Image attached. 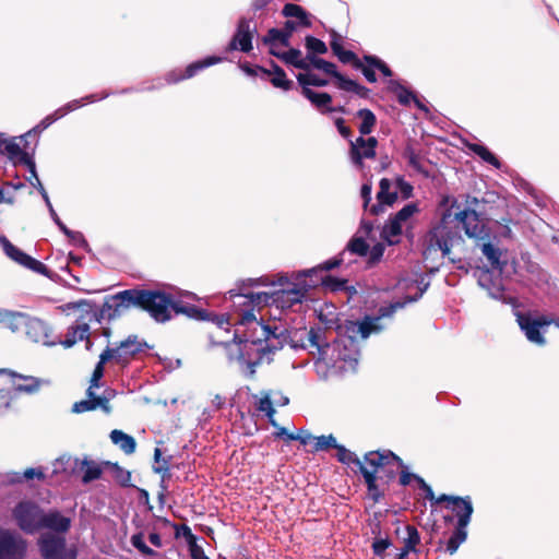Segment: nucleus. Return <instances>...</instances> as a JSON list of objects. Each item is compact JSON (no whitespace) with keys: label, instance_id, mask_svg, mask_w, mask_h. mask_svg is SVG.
<instances>
[{"label":"nucleus","instance_id":"55","mask_svg":"<svg viewBox=\"0 0 559 559\" xmlns=\"http://www.w3.org/2000/svg\"><path fill=\"white\" fill-rule=\"evenodd\" d=\"M403 156L407 160L408 166L412 167L414 170H416L419 174H425V175L427 174L426 170L424 169L421 162H420L419 155L415 152V150L411 145L406 146V148L404 150Z\"/></svg>","mask_w":559,"mask_h":559},{"label":"nucleus","instance_id":"38","mask_svg":"<svg viewBox=\"0 0 559 559\" xmlns=\"http://www.w3.org/2000/svg\"><path fill=\"white\" fill-rule=\"evenodd\" d=\"M0 245L11 260L24 266L26 259L29 257L28 254L15 247L5 236H0Z\"/></svg>","mask_w":559,"mask_h":559},{"label":"nucleus","instance_id":"61","mask_svg":"<svg viewBox=\"0 0 559 559\" xmlns=\"http://www.w3.org/2000/svg\"><path fill=\"white\" fill-rule=\"evenodd\" d=\"M314 441H316L314 445H313L314 452L324 451V450H328L329 448L336 449V447L338 444L333 435H328V436L322 435V436L316 437Z\"/></svg>","mask_w":559,"mask_h":559},{"label":"nucleus","instance_id":"46","mask_svg":"<svg viewBox=\"0 0 559 559\" xmlns=\"http://www.w3.org/2000/svg\"><path fill=\"white\" fill-rule=\"evenodd\" d=\"M154 461L155 463H157L158 465L157 466H154L153 469L155 473L157 474H162V481H160V487L163 488V490H166L167 487L165 485V480L166 478H169L170 477V473H169V460H166V459H162V451L159 448H156L154 450Z\"/></svg>","mask_w":559,"mask_h":559},{"label":"nucleus","instance_id":"6","mask_svg":"<svg viewBox=\"0 0 559 559\" xmlns=\"http://www.w3.org/2000/svg\"><path fill=\"white\" fill-rule=\"evenodd\" d=\"M513 314L516 318L521 331L531 343L539 346L546 344L542 329L551 324V320H548V317H534L530 311L519 310V306L513 309Z\"/></svg>","mask_w":559,"mask_h":559},{"label":"nucleus","instance_id":"27","mask_svg":"<svg viewBox=\"0 0 559 559\" xmlns=\"http://www.w3.org/2000/svg\"><path fill=\"white\" fill-rule=\"evenodd\" d=\"M258 69L266 75L273 74V78L271 79L273 86L284 91H289L292 88L293 81L286 78L285 71L274 61L271 60V69H265L262 67H258Z\"/></svg>","mask_w":559,"mask_h":559},{"label":"nucleus","instance_id":"48","mask_svg":"<svg viewBox=\"0 0 559 559\" xmlns=\"http://www.w3.org/2000/svg\"><path fill=\"white\" fill-rule=\"evenodd\" d=\"M297 81L301 86V91H305V87L309 86H326L329 84L328 80L319 78L317 74L306 71L305 73L297 74Z\"/></svg>","mask_w":559,"mask_h":559},{"label":"nucleus","instance_id":"63","mask_svg":"<svg viewBox=\"0 0 559 559\" xmlns=\"http://www.w3.org/2000/svg\"><path fill=\"white\" fill-rule=\"evenodd\" d=\"M321 284L333 292H338L346 289L347 281L332 275H324V277L321 278Z\"/></svg>","mask_w":559,"mask_h":559},{"label":"nucleus","instance_id":"57","mask_svg":"<svg viewBox=\"0 0 559 559\" xmlns=\"http://www.w3.org/2000/svg\"><path fill=\"white\" fill-rule=\"evenodd\" d=\"M336 451H337L336 459L338 462H341L343 464H347V465L353 463L359 468L361 461L358 459V456L354 452L347 450L342 444H337Z\"/></svg>","mask_w":559,"mask_h":559},{"label":"nucleus","instance_id":"40","mask_svg":"<svg viewBox=\"0 0 559 559\" xmlns=\"http://www.w3.org/2000/svg\"><path fill=\"white\" fill-rule=\"evenodd\" d=\"M389 90L396 95L397 102L403 106L409 105L416 97L412 91L396 80L389 81Z\"/></svg>","mask_w":559,"mask_h":559},{"label":"nucleus","instance_id":"50","mask_svg":"<svg viewBox=\"0 0 559 559\" xmlns=\"http://www.w3.org/2000/svg\"><path fill=\"white\" fill-rule=\"evenodd\" d=\"M362 477L367 485V489L374 502H379L383 497V492L379 489L377 484V476L372 472L362 471Z\"/></svg>","mask_w":559,"mask_h":559},{"label":"nucleus","instance_id":"33","mask_svg":"<svg viewBox=\"0 0 559 559\" xmlns=\"http://www.w3.org/2000/svg\"><path fill=\"white\" fill-rule=\"evenodd\" d=\"M110 440L115 445L119 447V449L123 451L126 454H132L135 451V439L121 430L114 429L110 432Z\"/></svg>","mask_w":559,"mask_h":559},{"label":"nucleus","instance_id":"45","mask_svg":"<svg viewBox=\"0 0 559 559\" xmlns=\"http://www.w3.org/2000/svg\"><path fill=\"white\" fill-rule=\"evenodd\" d=\"M257 409L266 415L272 426L277 427V424L274 420L275 409L273 407V401L269 391L261 392V397L258 402Z\"/></svg>","mask_w":559,"mask_h":559},{"label":"nucleus","instance_id":"19","mask_svg":"<svg viewBox=\"0 0 559 559\" xmlns=\"http://www.w3.org/2000/svg\"><path fill=\"white\" fill-rule=\"evenodd\" d=\"M391 181L386 178H382L379 183V191L377 193L378 203L372 204L369 212L372 215H379L385 209V206H392L397 200V191H391Z\"/></svg>","mask_w":559,"mask_h":559},{"label":"nucleus","instance_id":"64","mask_svg":"<svg viewBox=\"0 0 559 559\" xmlns=\"http://www.w3.org/2000/svg\"><path fill=\"white\" fill-rule=\"evenodd\" d=\"M406 534H407V536L405 537L404 547H406L407 549H409L412 551H415L416 550V546L420 542L419 533H418V531H417V528L415 526L407 525L406 526Z\"/></svg>","mask_w":559,"mask_h":559},{"label":"nucleus","instance_id":"3","mask_svg":"<svg viewBox=\"0 0 559 559\" xmlns=\"http://www.w3.org/2000/svg\"><path fill=\"white\" fill-rule=\"evenodd\" d=\"M455 218L462 224L466 236L476 241L491 267L501 273L507 263L501 260V250L491 242V230L480 215L475 210L465 209L456 213Z\"/></svg>","mask_w":559,"mask_h":559},{"label":"nucleus","instance_id":"14","mask_svg":"<svg viewBox=\"0 0 559 559\" xmlns=\"http://www.w3.org/2000/svg\"><path fill=\"white\" fill-rule=\"evenodd\" d=\"M24 333L26 337L34 343H40L45 346H55L58 344L57 341L51 338V328L45 321L28 314L24 326Z\"/></svg>","mask_w":559,"mask_h":559},{"label":"nucleus","instance_id":"2","mask_svg":"<svg viewBox=\"0 0 559 559\" xmlns=\"http://www.w3.org/2000/svg\"><path fill=\"white\" fill-rule=\"evenodd\" d=\"M236 323L246 325L248 329L243 337L237 342L238 354L235 359L243 377L252 379L257 368L263 364H270L275 352L283 348L288 331L280 325L272 326L258 321L253 308L242 310Z\"/></svg>","mask_w":559,"mask_h":559},{"label":"nucleus","instance_id":"60","mask_svg":"<svg viewBox=\"0 0 559 559\" xmlns=\"http://www.w3.org/2000/svg\"><path fill=\"white\" fill-rule=\"evenodd\" d=\"M112 467V476L115 480L122 487L131 486V473L122 467H120L117 463L111 464Z\"/></svg>","mask_w":559,"mask_h":559},{"label":"nucleus","instance_id":"34","mask_svg":"<svg viewBox=\"0 0 559 559\" xmlns=\"http://www.w3.org/2000/svg\"><path fill=\"white\" fill-rule=\"evenodd\" d=\"M301 94L318 109L322 110L326 108V111H333L334 109L329 107L332 103V96L329 93L314 92L310 87H305V91H301Z\"/></svg>","mask_w":559,"mask_h":559},{"label":"nucleus","instance_id":"8","mask_svg":"<svg viewBox=\"0 0 559 559\" xmlns=\"http://www.w3.org/2000/svg\"><path fill=\"white\" fill-rule=\"evenodd\" d=\"M110 94L105 93L102 97H97L95 94L86 95L85 97H82L80 99H73L62 107L55 110L52 114L46 116L38 124H36L32 130L26 132L22 138L29 136L31 134H37L46 130L49 126H51L55 121L59 120L60 118L64 117L71 111H74L79 109L80 107L84 106L87 103H94L99 99H104L108 97Z\"/></svg>","mask_w":559,"mask_h":559},{"label":"nucleus","instance_id":"7","mask_svg":"<svg viewBox=\"0 0 559 559\" xmlns=\"http://www.w3.org/2000/svg\"><path fill=\"white\" fill-rule=\"evenodd\" d=\"M419 212L418 204L409 202L405 204L399 212L391 215L381 230V238L390 246L400 242V237L403 233V227L407 225L412 216Z\"/></svg>","mask_w":559,"mask_h":559},{"label":"nucleus","instance_id":"28","mask_svg":"<svg viewBox=\"0 0 559 559\" xmlns=\"http://www.w3.org/2000/svg\"><path fill=\"white\" fill-rule=\"evenodd\" d=\"M282 14L285 17H295L297 21V28L299 26L310 27L312 25L311 15L301 7L295 3H286L283 7Z\"/></svg>","mask_w":559,"mask_h":559},{"label":"nucleus","instance_id":"5","mask_svg":"<svg viewBox=\"0 0 559 559\" xmlns=\"http://www.w3.org/2000/svg\"><path fill=\"white\" fill-rule=\"evenodd\" d=\"M44 512L37 503L25 500L14 507L12 516L21 531L26 534H34L40 531Z\"/></svg>","mask_w":559,"mask_h":559},{"label":"nucleus","instance_id":"59","mask_svg":"<svg viewBox=\"0 0 559 559\" xmlns=\"http://www.w3.org/2000/svg\"><path fill=\"white\" fill-rule=\"evenodd\" d=\"M131 545L145 557H153L157 555L155 550L145 544L142 533H138L131 536Z\"/></svg>","mask_w":559,"mask_h":559},{"label":"nucleus","instance_id":"29","mask_svg":"<svg viewBox=\"0 0 559 559\" xmlns=\"http://www.w3.org/2000/svg\"><path fill=\"white\" fill-rule=\"evenodd\" d=\"M13 377L24 381V383L14 382V390L20 393L34 394L39 391L43 384H49L48 380L39 379L33 376L13 373Z\"/></svg>","mask_w":559,"mask_h":559},{"label":"nucleus","instance_id":"51","mask_svg":"<svg viewBox=\"0 0 559 559\" xmlns=\"http://www.w3.org/2000/svg\"><path fill=\"white\" fill-rule=\"evenodd\" d=\"M27 314L22 312H8L7 313V326L12 332H24L25 322Z\"/></svg>","mask_w":559,"mask_h":559},{"label":"nucleus","instance_id":"17","mask_svg":"<svg viewBox=\"0 0 559 559\" xmlns=\"http://www.w3.org/2000/svg\"><path fill=\"white\" fill-rule=\"evenodd\" d=\"M222 60L223 59L221 57H215V56L206 57L203 60H199V61H195V62H192L191 64H189L186 68L183 74L181 73V71H178V70L170 71L169 73L166 74L165 81L168 84H174V83H178L182 80L193 78L199 71H201L207 67H211L213 64H216V63L221 62Z\"/></svg>","mask_w":559,"mask_h":559},{"label":"nucleus","instance_id":"12","mask_svg":"<svg viewBox=\"0 0 559 559\" xmlns=\"http://www.w3.org/2000/svg\"><path fill=\"white\" fill-rule=\"evenodd\" d=\"M365 463L360 462L359 472L362 474V471L372 472L374 476L378 473H381L386 466H391L393 463H396L399 467L404 466V462L400 456L394 454L392 451H371L365 454L364 456Z\"/></svg>","mask_w":559,"mask_h":559},{"label":"nucleus","instance_id":"43","mask_svg":"<svg viewBox=\"0 0 559 559\" xmlns=\"http://www.w3.org/2000/svg\"><path fill=\"white\" fill-rule=\"evenodd\" d=\"M467 539V527L462 528L455 525L450 538L447 542L445 551L450 555H454L459 547Z\"/></svg>","mask_w":559,"mask_h":559},{"label":"nucleus","instance_id":"53","mask_svg":"<svg viewBox=\"0 0 559 559\" xmlns=\"http://www.w3.org/2000/svg\"><path fill=\"white\" fill-rule=\"evenodd\" d=\"M82 464H83V468H84L83 476H82L83 484H88L93 480L100 478L103 471L99 465H97L94 462H88L86 460L83 461Z\"/></svg>","mask_w":559,"mask_h":559},{"label":"nucleus","instance_id":"56","mask_svg":"<svg viewBox=\"0 0 559 559\" xmlns=\"http://www.w3.org/2000/svg\"><path fill=\"white\" fill-rule=\"evenodd\" d=\"M333 53L342 63H352L355 69L362 68V62L360 59H358L356 53L352 50L344 49L343 46Z\"/></svg>","mask_w":559,"mask_h":559},{"label":"nucleus","instance_id":"54","mask_svg":"<svg viewBox=\"0 0 559 559\" xmlns=\"http://www.w3.org/2000/svg\"><path fill=\"white\" fill-rule=\"evenodd\" d=\"M34 478H36L38 480H43L45 478V474L41 468L29 467V468H26L23 472V474L13 473L12 477L10 478V481L11 483H22L24 479L28 480V479H34Z\"/></svg>","mask_w":559,"mask_h":559},{"label":"nucleus","instance_id":"35","mask_svg":"<svg viewBox=\"0 0 559 559\" xmlns=\"http://www.w3.org/2000/svg\"><path fill=\"white\" fill-rule=\"evenodd\" d=\"M323 277L324 276L321 274L319 265L308 270L299 271L296 274V280L298 281V284L300 286H307V292L310 288L316 287L318 283H321V278Z\"/></svg>","mask_w":559,"mask_h":559},{"label":"nucleus","instance_id":"11","mask_svg":"<svg viewBox=\"0 0 559 559\" xmlns=\"http://www.w3.org/2000/svg\"><path fill=\"white\" fill-rule=\"evenodd\" d=\"M38 547L44 559H76L75 550L68 549L61 536L44 535L38 540Z\"/></svg>","mask_w":559,"mask_h":559},{"label":"nucleus","instance_id":"20","mask_svg":"<svg viewBox=\"0 0 559 559\" xmlns=\"http://www.w3.org/2000/svg\"><path fill=\"white\" fill-rule=\"evenodd\" d=\"M90 325L85 320V317H79L75 324L68 328L66 336L62 341H57L66 348H70L78 342L88 338Z\"/></svg>","mask_w":559,"mask_h":559},{"label":"nucleus","instance_id":"16","mask_svg":"<svg viewBox=\"0 0 559 559\" xmlns=\"http://www.w3.org/2000/svg\"><path fill=\"white\" fill-rule=\"evenodd\" d=\"M307 295V286L294 285L293 288L281 289L273 293V304L277 308L289 309L295 305L301 304Z\"/></svg>","mask_w":559,"mask_h":559},{"label":"nucleus","instance_id":"44","mask_svg":"<svg viewBox=\"0 0 559 559\" xmlns=\"http://www.w3.org/2000/svg\"><path fill=\"white\" fill-rule=\"evenodd\" d=\"M356 115L359 119H361V123L359 126L360 134H370L377 122L376 115L368 108L359 109Z\"/></svg>","mask_w":559,"mask_h":559},{"label":"nucleus","instance_id":"23","mask_svg":"<svg viewBox=\"0 0 559 559\" xmlns=\"http://www.w3.org/2000/svg\"><path fill=\"white\" fill-rule=\"evenodd\" d=\"M100 408L105 413L110 412V405H109V396L106 395H96L95 391L93 390V395H87L86 400H82L79 402H75L72 405V413L81 414L88 411H94Z\"/></svg>","mask_w":559,"mask_h":559},{"label":"nucleus","instance_id":"18","mask_svg":"<svg viewBox=\"0 0 559 559\" xmlns=\"http://www.w3.org/2000/svg\"><path fill=\"white\" fill-rule=\"evenodd\" d=\"M128 293H132V289H126L112 296L106 297L102 306V310L103 314H106L107 321H111L119 318L122 314L123 310L133 307V302L127 301V299L124 298V294Z\"/></svg>","mask_w":559,"mask_h":559},{"label":"nucleus","instance_id":"15","mask_svg":"<svg viewBox=\"0 0 559 559\" xmlns=\"http://www.w3.org/2000/svg\"><path fill=\"white\" fill-rule=\"evenodd\" d=\"M146 346V343L140 342L135 335L128 336L127 340L120 342L117 347L107 346L104 352H109L110 360H115L118 364L127 365L130 359L138 353L142 352Z\"/></svg>","mask_w":559,"mask_h":559},{"label":"nucleus","instance_id":"21","mask_svg":"<svg viewBox=\"0 0 559 559\" xmlns=\"http://www.w3.org/2000/svg\"><path fill=\"white\" fill-rule=\"evenodd\" d=\"M2 154H5L14 164L25 165L29 174L35 175V160L31 154L23 151L14 139H11L4 146Z\"/></svg>","mask_w":559,"mask_h":559},{"label":"nucleus","instance_id":"39","mask_svg":"<svg viewBox=\"0 0 559 559\" xmlns=\"http://www.w3.org/2000/svg\"><path fill=\"white\" fill-rule=\"evenodd\" d=\"M368 251H369V245L362 237H353L348 241L347 246L342 251V253L344 254L345 259L347 260V257L353 255V254H356L359 257H365L368 254Z\"/></svg>","mask_w":559,"mask_h":559},{"label":"nucleus","instance_id":"52","mask_svg":"<svg viewBox=\"0 0 559 559\" xmlns=\"http://www.w3.org/2000/svg\"><path fill=\"white\" fill-rule=\"evenodd\" d=\"M305 46L307 49V53H310L312 56L324 55L328 52V47L325 43L311 35L306 36Z\"/></svg>","mask_w":559,"mask_h":559},{"label":"nucleus","instance_id":"42","mask_svg":"<svg viewBox=\"0 0 559 559\" xmlns=\"http://www.w3.org/2000/svg\"><path fill=\"white\" fill-rule=\"evenodd\" d=\"M486 292L490 298L499 300L503 304L511 305L513 309L519 306L515 297L506 294L504 288L501 284V278L491 287H489Z\"/></svg>","mask_w":559,"mask_h":559},{"label":"nucleus","instance_id":"30","mask_svg":"<svg viewBox=\"0 0 559 559\" xmlns=\"http://www.w3.org/2000/svg\"><path fill=\"white\" fill-rule=\"evenodd\" d=\"M230 297H237L240 299H243V301H240L239 305H253V306H260V305H269L273 304V293H237L235 294L234 290H229Z\"/></svg>","mask_w":559,"mask_h":559},{"label":"nucleus","instance_id":"36","mask_svg":"<svg viewBox=\"0 0 559 559\" xmlns=\"http://www.w3.org/2000/svg\"><path fill=\"white\" fill-rule=\"evenodd\" d=\"M307 59L308 62L310 63V69L314 68L323 71L325 74L335 78L337 80V83L340 82V78H343V74L337 71V68L333 62L326 61L322 58L312 56L310 53H307Z\"/></svg>","mask_w":559,"mask_h":559},{"label":"nucleus","instance_id":"49","mask_svg":"<svg viewBox=\"0 0 559 559\" xmlns=\"http://www.w3.org/2000/svg\"><path fill=\"white\" fill-rule=\"evenodd\" d=\"M378 145V141L376 138H369V145L364 148L358 150V154L360 155L359 160L350 159L353 165L359 169L364 167V158H373L376 156V147Z\"/></svg>","mask_w":559,"mask_h":559},{"label":"nucleus","instance_id":"24","mask_svg":"<svg viewBox=\"0 0 559 559\" xmlns=\"http://www.w3.org/2000/svg\"><path fill=\"white\" fill-rule=\"evenodd\" d=\"M71 526V519L58 510L44 512L40 530L48 528L57 533H67Z\"/></svg>","mask_w":559,"mask_h":559},{"label":"nucleus","instance_id":"10","mask_svg":"<svg viewBox=\"0 0 559 559\" xmlns=\"http://www.w3.org/2000/svg\"><path fill=\"white\" fill-rule=\"evenodd\" d=\"M26 540L15 531L0 527V559H24Z\"/></svg>","mask_w":559,"mask_h":559},{"label":"nucleus","instance_id":"41","mask_svg":"<svg viewBox=\"0 0 559 559\" xmlns=\"http://www.w3.org/2000/svg\"><path fill=\"white\" fill-rule=\"evenodd\" d=\"M466 146L468 147L469 151L479 156L484 162L490 164L497 169L501 168V162L486 146L477 143H468L466 144Z\"/></svg>","mask_w":559,"mask_h":559},{"label":"nucleus","instance_id":"47","mask_svg":"<svg viewBox=\"0 0 559 559\" xmlns=\"http://www.w3.org/2000/svg\"><path fill=\"white\" fill-rule=\"evenodd\" d=\"M337 87L345 92H352L357 94L360 97H368L370 90L366 86L358 84L356 81L348 79L343 75L340 78V82L337 83Z\"/></svg>","mask_w":559,"mask_h":559},{"label":"nucleus","instance_id":"13","mask_svg":"<svg viewBox=\"0 0 559 559\" xmlns=\"http://www.w3.org/2000/svg\"><path fill=\"white\" fill-rule=\"evenodd\" d=\"M257 32L255 25H252L250 19L241 17L238 22L236 33L228 44V50H240L250 52L252 50V38Z\"/></svg>","mask_w":559,"mask_h":559},{"label":"nucleus","instance_id":"22","mask_svg":"<svg viewBox=\"0 0 559 559\" xmlns=\"http://www.w3.org/2000/svg\"><path fill=\"white\" fill-rule=\"evenodd\" d=\"M297 29V23L292 20H287L284 23L283 28H270L267 34L262 38L263 44H270L273 41H278L283 47H288L290 45V37L294 32Z\"/></svg>","mask_w":559,"mask_h":559},{"label":"nucleus","instance_id":"32","mask_svg":"<svg viewBox=\"0 0 559 559\" xmlns=\"http://www.w3.org/2000/svg\"><path fill=\"white\" fill-rule=\"evenodd\" d=\"M109 352H103L99 355V360L96 364L90 380V386L86 390V395H93V390L100 388V380L104 377L105 364L110 360Z\"/></svg>","mask_w":559,"mask_h":559},{"label":"nucleus","instance_id":"26","mask_svg":"<svg viewBox=\"0 0 559 559\" xmlns=\"http://www.w3.org/2000/svg\"><path fill=\"white\" fill-rule=\"evenodd\" d=\"M67 307L68 309L80 310L82 312L81 317H85L88 324L93 321L102 323L104 320H107L106 314H103L102 308L95 309V305L90 300L81 299L79 301L69 302Z\"/></svg>","mask_w":559,"mask_h":559},{"label":"nucleus","instance_id":"31","mask_svg":"<svg viewBox=\"0 0 559 559\" xmlns=\"http://www.w3.org/2000/svg\"><path fill=\"white\" fill-rule=\"evenodd\" d=\"M280 59L296 69L310 71V63L308 62L307 56L302 57L301 51L297 48H290L287 51H283Z\"/></svg>","mask_w":559,"mask_h":559},{"label":"nucleus","instance_id":"1","mask_svg":"<svg viewBox=\"0 0 559 559\" xmlns=\"http://www.w3.org/2000/svg\"><path fill=\"white\" fill-rule=\"evenodd\" d=\"M418 286V293L414 296H407L403 301L396 300L379 309L377 317H365L362 321L345 320L337 325V337L330 344L325 341L322 328H311L306 332L308 346L316 348L319 354L317 367L324 365L340 372L355 371L358 358L360 356L359 341H365L371 333L381 332L384 326L380 324L382 319L392 318L393 314L403 309L407 304L415 302L421 298L427 290L429 283H424L421 278Z\"/></svg>","mask_w":559,"mask_h":559},{"label":"nucleus","instance_id":"58","mask_svg":"<svg viewBox=\"0 0 559 559\" xmlns=\"http://www.w3.org/2000/svg\"><path fill=\"white\" fill-rule=\"evenodd\" d=\"M364 61L373 69L379 70L384 76L390 78L393 74L389 66L377 56L366 55L364 56Z\"/></svg>","mask_w":559,"mask_h":559},{"label":"nucleus","instance_id":"9","mask_svg":"<svg viewBox=\"0 0 559 559\" xmlns=\"http://www.w3.org/2000/svg\"><path fill=\"white\" fill-rule=\"evenodd\" d=\"M459 233L444 222L435 226L427 236L428 249L440 250L443 257L450 254L454 242L460 239Z\"/></svg>","mask_w":559,"mask_h":559},{"label":"nucleus","instance_id":"62","mask_svg":"<svg viewBox=\"0 0 559 559\" xmlns=\"http://www.w3.org/2000/svg\"><path fill=\"white\" fill-rule=\"evenodd\" d=\"M499 280L500 276H495L490 270L486 269L479 271L477 282L483 289L487 290Z\"/></svg>","mask_w":559,"mask_h":559},{"label":"nucleus","instance_id":"25","mask_svg":"<svg viewBox=\"0 0 559 559\" xmlns=\"http://www.w3.org/2000/svg\"><path fill=\"white\" fill-rule=\"evenodd\" d=\"M455 500L456 502L452 503L451 510L457 518L456 525L462 528L467 527L474 512L472 499L469 496H465Z\"/></svg>","mask_w":559,"mask_h":559},{"label":"nucleus","instance_id":"37","mask_svg":"<svg viewBox=\"0 0 559 559\" xmlns=\"http://www.w3.org/2000/svg\"><path fill=\"white\" fill-rule=\"evenodd\" d=\"M174 312L176 314H179V313L186 314L187 317H189L191 319H195V320H200V321L210 320V312L199 309L195 306L182 305L178 300L175 301Z\"/></svg>","mask_w":559,"mask_h":559},{"label":"nucleus","instance_id":"4","mask_svg":"<svg viewBox=\"0 0 559 559\" xmlns=\"http://www.w3.org/2000/svg\"><path fill=\"white\" fill-rule=\"evenodd\" d=\"M124 298L133 302V307L147 311L155 321L162 323L171 318L176 301L166 293L139 288H132V293L124 294Z\"/></svg>","mask_w":559,"mask_h":559}]
</instances>
